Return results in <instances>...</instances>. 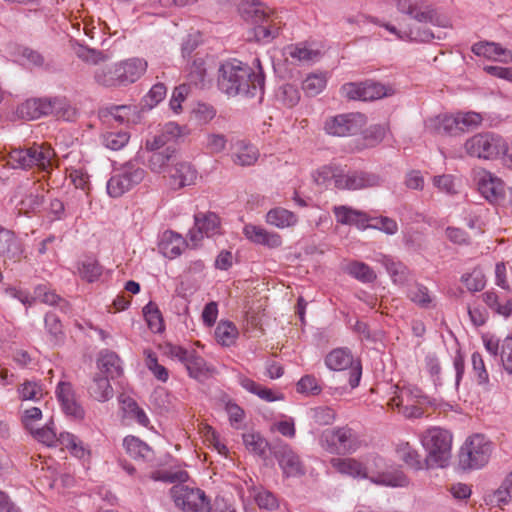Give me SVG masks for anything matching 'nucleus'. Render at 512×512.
Masks as SVG:
<instances>
[{
    "instance_id": "obj_52",
    "label": "nucleus",
    "mask_w": 512,
    "mask_h": 512,
    "mask_svg": "<svg viewBox=\"0 0 512 512\" xmlns=\"http://www.w3.org/2000/svg\"><path fill=\"white\" fill-rule=\"evenodd\" d=\"M461 281L470 292H478L484 289L486 278L480 268H474L471 272L461 276Z\"/></svg>"
},
{
    "instance_id": "obj_57",
    "label": "nucleus",
    "mask_w": 512,
    "mask_h": 512,
    "mask_svg": "<svg viewBox=\"0 0 512 512\" xmlns=\"http://www.w3.org/2000/svg\"><path fill=\"white\" fill-rule=\"evenodd\" d=\"M341 174V168L335 166H323L319 168L314 174V181L320 186H326L328 182L333 181L336 187V180Z\"/></svg>"
},
{
    "instance_id": "obj_58",
    "label": "nucleus",
    "mask_w": 512,
    "mask_h": 512,
    "mask_svg": "<svg viewBox=\"0 0 512 512\" xmlns=\"http://www.w3.org/2000/svg\"><path fill=\"white\" fill-rule=\"evenodd\" d=\"M33 437L39 442L47 445V446H56L57 445V435L56 431L53 427V422L46 424L42 428L35 429L30 431Z\"/></svg>"
},
{
    "instance_id": "obj_36",
    "label": "nucleus",
    "mask_w": 512,
    "mask_h": 512,
    "mask_svg": "<svg viewBox=\"0 0 512 512\" xmlns=\"http://www.w3.org/2000/svg\"><path fill=\"white\" fill-rule=\"evenodd\" d=\"M90 395L99 402H105L114 395L113 388L110 384V378L103 375H96L89 387Z\"/></svg>"
},
{
    "instance_id": "obj_6",
    "label": "nucleus",
    "mask_w": 512,
    "mask_h": 512,
    "mask_svg": "<svg viewBox=\"0 0 512 512\" xmlns=\"http://www.w3.org/2000/svg\"><path fill=\"white\" fill-rule=\"evenodd\" d=\"M465 151L472 157L495 159L504 155L508 150L507 142L495 133H478L466 140Z\"/></svg>"
},
{
    "instance_id": "obj_51",
    "label": "nucleus",
    "mask_w": 512,
    "mask_h": 512,
    "mask_svg": "<svg viewBox=\"0 0 512 512\" xmlns=\"http://www.w3.org/2000/svg\"><path fill=\"white\" fill-rule=\"evenodd\" d=\"M491 502L497 506L512 502V472L506 476L500 487L493 493Z\"/></svg>"
},
{
    "instance_id": "obj_40",
    "label": "nucleus",
    "mask_w": 512,
    "mask_h": 512,
    "mask_svg": "<svg viewBox=\"0 0 512 512\" xmlns=\"http://www.w3.org/2000/svg\"><path fill=\"white\" fill-rule=\"evenodd\" d=\"M425 129L427 132L432 134L454 135L452 116L448 114H443L428 118L425 121Z\"/></svg>"
},
{
    "instance_id": "obj_12",
    "label": "nucleus",
    "mask_w": 512,
    "mask_h": 512,
    "mask_svg": "<svg viewBox=\"0 0 512 512\" xmlns=\"http://www.w3.org/2000/svg\"><path fill=\"white\" fill-rule=\"evenodd\" d=\"M327 368L334 371H343L350 369L349 384L351 388H356L362 376V366L359 360H355L351 351L347 348H336L329 352L325 357Z\"/></svg>"
},
{
    "instance_id": "obj_64",
    "label": "nucleus",
    "mask_w": 512,
    "mask_h": 512,
    "mask_svg": "<svg viewBox=\"0 0 512 512\" xmlns=\"http://www.w3.org/2000/svg\"><path fill=\"white\" fill-rule=\"evenodd\" d=\"M297 391L302 394L318 395L322 388L314 376L305 375L298 381Z\"/></svg>"
},
{
    "instance_id": "obj_20",
    "label": "nucleus",
    "mask_w": 512,
    "mask_h": 512,
    "mask_svg": "<svg viewBox=\"0 0 512 512\" xmlns=\"http://www.w3.org/2000/svg\"><path fill=\"white\" fill-rule=\"evenodd\" d=\"M275 456L283 474L287 477L304 475L305 470L299 456L288 446L281 447Z\"/></svg>"
},
{
    "instance_id": "obj_43",
    "label": "nucleus",
    "mask_w": 512,
    "mask_h": 512,
    "mask_svg": "<svg viewBox=\"0 0 512 512\" xmlns=\"http://www.w3.org/2000/svg\"><path fill=\"white\" fill-rule=\"evenodd\" d=\"M345 270L349 275L363 283H372L377 277L371 267L360 261H352L348 263Z\"/></svg>"
},
{
    "instance_id": "obj_50",
    "label": "nucleus",
    "mask_w": 512,
    "mask_h": 512,
    "mask_svg": "<svg viewBox=\"0 0 512 512\" xmlns=\"http://www.w3.org/2000/svg\"><path fill=\"white\" fill-rule=\"evenodd\" d=\"M238 336V330L232 322H220L215 329V337L223 346L232 345Z\"/></svg>"
},
{
    "instance_id": "obj_11",
    "label": "nucleus",
    "mask_w": 512,
    "mask_h": 512,
    "mask_svg": "<svg viewBox=\"0 0 512 512\" xmlns=\"http://www.w3.org/2000/svg\"><path fill=\"white\" fill-rule=\"evenodd\" d=\"M366 123V116L362 113H344L327 118L324 123V130L332 136L348 137L362 132Z\"/></svg>"
},
{
    "instance_id": "obj_19",
    "label": "nucleus",
    "mask_w": 512,
    "mask_h": 512,
    "mask_svg": "<svg viewBox=\"0 0 512 512\" xmlns=\"http://www.w3.org/2000/svg\"><path fill=\"white\" fill-rule=\"evenodd\" d=\"M122 87L138 81L147 71L148 63L140 57H132L118 62Z\"/></svg>"
},
{
    "instance_id": "obj_55",
    "label": "nucleus",
    "mask_w": 512,
    "mask_h": 512,
    "mask_svg": "<svg viewBox=\"0 0 512 512\" xmlns=\"http://www.w3.org/2000/svg\"><path fill=\"white\" fill-rule=\"evenodd\" d=\"M326 82L324 74H310L303 81L302 89L306 95L316 96L325 88Z\"/></svg>"
},
{
    "instance_id": "obj_46",
    "label": "nucleus",
    "mask_w": 512,
    "mask_h": 512,
    "mask_svg": "<svg viewBox=\"0 0 512 512\" xmlns=\"http://www.w3.org/2000/svg\"><path fill=\"white\" fill-rule=\"evenodd\" d=\"M122 409L126 417L135 420L139 425L147 427L149 418L145 411L138 406L136 401L130 397L122 400Z\"/></svg>"
},
{
    "instance_id": "obj_54",
    "label": "nucleus",
    "mask_w": 512,
    "mask_h": 512,
    "mask_svg": "<svg viewBox=\"0 0 512 512\" xmlns=\"http://www.w3.org/2000/svg\"><path fill=\"white\" fill-rule=\"evenodd\" d=\"M368 229L379 230L387 235H395L398 232L397 222L387 216L371 217Z\"/></svg>"
},
{
    "instance_id": "obj_24",
    "label": "nucleus",
    "mask_w": 512,
    "mask_h": 512,
    "mask_svg": "<svg viewBox=\"0 0 512 512\" xmlns=\"http://www.w3.org/2000/svg\"><path fill=\"white\" fill-rule=\"evenodd\" d=\"M333 212L338 223L354 225L360 230H366L369 227L370 216L363 211L342 205L334 207Z\"/></svg>"
},
{
    "instance_id": "obj_7",
    "label": "nucleus",
    "mask_w": 512,
    "mask_h": 512,
    "mask_svg": "<svg viewBox=\"0 0 512 512\" xmlns=\"http://www.w3.org/2000/svg\"><path fill=\"white\" fill-rule=\"evenodd\" d=\"M319 443L324 450L337 455L351 454L360 444L356 432L348 426L324 430Z\"/></svg>"
},
{
    "instance_id": "obj_38",
    "label": "nucleus",
    "mask_w": 512,
    "mask_h": 512,
    "mask_svg": "<svg viewBox=\"0 0 512 512\" xmlns=\"http://www.w3.org/2000/svg\"><path fill=\"white\" fill-rule=\"evenodd\" d=\"M207 76V57L200 56L198 53L194 56L192 63L188 68V79L191 84L203 87Z\"/></svg>"
},
{
    "instance_id": "obj_37",
    "label": "nucleus",
    "mask_w": 512,
    "mask_h": 512,
    "mask_svg": "<svg viewBox=\"0 0 512 512\" xmlns=\"http://www.w3.org/2000/svg\"><path fill=\"white\" fill-rule=\"evenodd\" d=\"M396 453L399 459L404 461L409 467L420 470L424 468L423 461L418 451L413 448L409 442H400L397 445Z\"/></svg>"
},
{
    "instance_id": "obj_16",
    "label": "nucleus",
    "mask_w": 512,
    "mask_h": 512,
    "mask_svg": "<svg viewBox=\"0 0 512 512\" xmlns=\"http://www.w3.org/2000/svg\"><path fill=\"white\" fill-rule=\"evenodd\" d=\"M474 179L481 194L490 202H498L504 197V182L491 172L485 169L475 170Z\"/></svg>"
},
{
    "instance_id": "obj_63",
    "label": "nucleus",
    "mask_w": 512,
    "mask_h": 512,
    "mask_svg": "<svg viewBox=\"0 0 512 512\" xmlns=\"http://www.w3.org/2000/svg\"><path fill=\"white\" fill-rule=\"evenodd\" d=\"M57 443L70 450L77 457L84 456V448L79 445L77 438L71 433H60L59 437H57Z\"/></svg>"
},
{
    "instance_id": "obj_8",
    "label": "nucleus",
    "mask_w": 512,
    "mask_h": 512,
    "mask_svg": "<svg viewBox=\"0 0 512 512\" xmlns=\"http://www.w3.org/2000/svg\"><path fill=\"white\" fill-rule=\"evenodd\" d=\"M491 442L481 434L468 438L459 453L463 469H479L486 465L491 455Z\"/></svg>"
},
{
    "instance_id": "obj_21",
    "label": "nucleus",
    "mask_w": 512,
    "mask_h": 512,
    "mask_svg": "<svg viewBox=\"0 0 512 512\" xmlns=\"http://www.w3.org/2000/svg\"><path fill=\"white\" fill-rule=\"evenodd\" d=\"M243 234L249 241L257 245L268 248H277L282 245V238L278 233L269 232L257 225L246 224L243 228Z\"/></svg>"
},
{
    "instance_id": "obj_22",
    "label": "nucleus",
    "mask_w": 512,
    "mask_h": 512,
    "mask_svg": "<svg viewBox=\"0 0 512 512\" xmlns=\"http://www.w3.org/2000/svg\"><path fill=\"white\" fill-rule=\"evenodd\" d=\"M472 52L477 56L489 60L499 61L505 64L512 62V52L495 42L483 41L475 43L472 46Z\"/></svg>"
},
{
    "instance_id": "obj_48",
    "label": "nucleus",
    "mask_w": 512,
    "mask_h": 512,
    "mask_svg": "<svg viewBox=\"0 0 512 512\" xmlns=\"http://www.w3.org/2000/svg\"><path fill=\"white\" fill-rule=\"evenodd\" d=\"M143 314L148 327L156 333L164 330L162 314L156 303L150 301L143 308Z\"/></svg>"
},
{
    "instance_id": "obj_10",
    "label": "nucleus",
    "mask_w": 512,
    "mask_h": 512,
    "mask_svg": "<svg viewBox=\"0 0 512 512\" xmlns=\"http://www.w3.org/2000/svg\"><path fill=\"white\" fill-rule=\"evenodd\" d=\"M166 354L170 358L181 362L189 376L198 381H203L213 372V368L195 350H188L178 345L169 344L166 346Z\"/></svg>"
},
{
    "instance_id": "obj_5",
    "label": "nucleus",
    "mask_w": 512,
    "mask_h": 512,
    "mask_svg": "<svg viewBox=\"0 0 512 512\" xmlns=\"http://www.w3.org/2000/svg\"><path fill=\"white\" fill-rule=\"evenodd\" d=\"M55 152L50 145L34 143L26 148H14L9 152V164L13 168L39 170L49 172L53 167Z\"/></svg>"
},
{
    "instance_id": "obj_42",
    "label": "nucleus",
    "mask_w": 512,
    "mask_h": 512,
    "mask_svg": "<svg viewBox=\"0 0 512 512\" xmlns=\"http://www.w3.org/2000/svg\"><path fill=\"white\" fill-rule=\"evenodd\" d=\"M483 302L496 314L509 317L512 315V299H507L504 303L500 301L499 296L494 291H487L482 294Z\"/></svg>"
},
{
    "instance_id": "obj_56",
    "label": "nucleus",
    "mask_w": 512,
    "mask_h": 512,
    "mask_svg": "<svg viewBox=\"0 0 512 512\" xmlns=\"http://www.w3.org/2000/svg\"><path fill=\"white\" fill-rule=\"evenodd\" d=\"M129 138V134L125 131L107 132L102 136V143L106 148L117 151L126 146Z\"/></svg>"
},
{
    "instance_id": "obj_9",
    "label": "nucleus",
    "mask_w": 512,
    "mask_h": 512,
    "mask_svg": "<svg viewBox=\"0 0 512 512\" xmlns=\"http://www.w3.org/2000/svg\"><path fill=\"white\" fill-rule=\"evenodd\" d=\"M145 177V170L133 162L125 163L115 171L107 182V193L113 198L123 194L138 185Z\"/></svg>"
},
{
    "instance_id": "obj_41",
    "label": "nucleus",
    "mask_w": 512,
    "mask_h": 512,
    "mask_svg": "<svg viewBox=\"0 0 512 512\" xmlns=\"http://www.w3.org/2000/svg\"><path fill=\"white\" fill-rule=\"evenodd\" d=\"M407 297L417 306L428 309L433 306L434 297L430 294L429 289L420 283L411 285L407 290Z\"/></svg>"
},
{
    "instance_id": "obj_29",
    "label": "nucleus",
    "mask_w": 512,
    "mask_h": 512,
    "mask_svg": "<svg viewBox=\"0 0 512 512\" xmlns=\"http://www.w3.org/2000/svg\"><path fill=\"white\" fill-rule=\"evenodd\" d=\"M94 79L103 87H122L118 62L98 67L94 72Z\"/></svg>"
},
{
    "instance_id": "obj_1",
    "label": "nucleus",
    "mask_w": 512,
    "mask_h": 512,
    "mask_svg": "<svg viewBox=\"0 0 512 512\" xmlns=\"http://www.w3.org/2000/svg\"><path fill=\"white\" fill-rule=\"evenodd\" d=\"M218 87L228 96L255 97L264 90L262 69L254 71L247 63L237 59L223 62L218 70Z\"/></svg>"
},
{
    "instance_id": "obj_34",
    "label": "nucleus",
    "mask_w": 512,
    "mask_h": 512,
    "mask_svg": "<svg viewBox=\"0 0 512 512\" xmlns=\"http://www.w3.org/2000/svg\"><path fill=\"white\" fill-rule=\"evenodd\" d=\"M266 222L280 229L294 226L298 222L297 216L282 207L270 209L266 214Z\"/></svg>"
},
{
    "instance_id": "obj_30",
    "label": "nucleus",
    "mask_w": 512,
    "mask_h": 512,
    "mask_svg": "<svg viewBox=\"0 0 512 512\" xmlns=\"http://www.w3.org/2000/svg\"><path fill=\"white\" fill-rule=\"evenodd\" d=\"M126 452L134 459L150 462L154 459L153 450L142 440L135 436H127L123 440Z\"/></svg>"
},
{
    "instance_id": "obj_35",
    "label": "nucleus",
    "mask_w": 512,
    "mask_h": 512,
    "mask_svg": "<svg viewBox=\"0 0 512 512\" xmlns=\"http://www.w3.org/2000/svg\"><path fill=\"white\" fill-rule=\"evenodd\" d=\"M176 149L166 146L162 151L151 152L148 158V167L155 173H162L170 162H174Z\"/></svg>"
},
{
    "instance_id": "obj_18",
    "label": "nucleus",
    "mask_w": 512,
    "mask_h": 512,
    "mask_svg": "<svg viewBox=\"0 0 512 512\" xmlns=\"http://www.w3.org/2000/svg\"><path fill=\"white\" fill-rule=\"evenodd\" d=\"M396 8L421 23L432 21L434 16L433 9L425 0H397Z\"/></svg>"
},
{
    "instance_id": "obj_14",
    "label": "nucleus",
    "mask_w": 512,
    "mask_h": 512,
    "mask_svg": "<svg viewBox=\"0 0 512 512\" xmlns=\"http://www.w3.org/2000/svg\"><path fill=\"white\" fill-rule=\"evenodd\" d=\"M381 177L373 172L364 170H347L341 169V174L336 180V188L340 190H362L380 186Z\"/></svg>"
},
{
    "instance_id": "obj_44",
    "label": "nucleus",
    "mask_w": 512,
    "mask_h": 512,
    "mask_svg": "<svg viewBox=\"0 0 512 512\" xmlns=\"http://www.w3.org/2000/svg\"><path fill=\"white\" fill-rule=\"evenodd\" d=\"M24 253V248L21 240L13 233L10 237V241H7L4 248L0 251V256L4 257V261H10L12 263L19 262Z\"/></svg>"
},
{
    "instance_id": "obj_17",
    "label": "nucleus",
    "mask_w": 512,
    "mask_h": 512,
    "mask_svg": "<svg viewBox=\"0 0 512 512\" xmlns=\"http://www.w3.org/2000/svg\"><path fill=\"white\" fill-rule=\"evenodd\" d=\"M13 198L16 201V208L22 214L36 212L43 204V195L40 193V186L36 183H32L31 187L19 185Z\"/></svg>"
},
{
    "instance_id": "obj_27",
    "label": "nucleus",
    "mask_w": 512,
    "mask_h": 512,
    "mask_svg": "<svg viewBox=\"0 0 512 512\" xmlns=\"http://www.w3.org/2000/svg\"><path fill=\"white\" fill-rule=\"evenodd\" d=\"M186 246H188L187 241L180 234L171 230L162 234L158 244L160 252L169 259L180 256Z\"/></svg>"
},
{
    "instance_id": "obj_26",
    "label": "nucleus",
    "mask_w": 512,
    "mask_h": 512,
    "mask_svg": "<svg viewBox=\"0 0 512 512\" xmlns=\"http://www.w3.org/2000/svg\"><path fill=\"white\" fill-rule=\"evenodd\" d=\"M170 185L173 189H180L194 184L197 178L196 169L188 162H176L169 171Z\"/></svg>"
},
{
    "instance_id": "obj_4",
    "label": "nucleus",
    "mask_w": 512,
    "mask_h": 512,
    "mask_svg": "<svg viewBox=\"0 0 512 512\" xmlns=\"http://www.w3.org/2000/svg\"><path fill=\"white\" fill-rule=\"evenodd\" d=\"M421 443L427 451L425 465L428 468L445 467L451 458L452 435L440 427H431L421 436Z\"/></svg>"
},
{
    "instance_id": "obj_59",
    "label": "nucleus",
    "mask_w": 512,
    "mask_h": 512,
    "mask_svg": "<svg viewBox=\"0 0 512 512\" xmlns=\"http://www.w3.org/2000/svg\"><path fill=\"white\" fill-rule=\"evenodd\" d=\"M376 484H381L391 487H403L408 484V479L401 471H395L393 473H383L377 478L372 479Z\"/></svg>"
},
{
    "instance_id": "obj_2",
    "label": "nucleus",
    "mask_w": 512,
    "mask_h": 512,
    "mask_svg": "<svg viewBox=\"0 0 512 512\" xmlns=\"http://www.w3.org/2000/svg\"><path fill=\"white\" fill-rule=\"evenodd\" d=\"M188 473L184 470L152 472L150 478L155 481L175 483L170 495L183 512H211L210 500L205 492L198 487L186 484Z\"/></svg>"
},
{
    "instance_id": "obj_61",
    "label": "nucleus",
    "mask_w": 512,
    "mask_h": 512,
    "mask_svg": "<svg viewBox=\"0 0 512 512\" xmlns=\"http://www.w3.org/2000/svg\"><path fill=\"white\" fill-rule=\"evenodd\" d=\"M246 448L256 455L263 456L266 452L267 442L259 434L248 433L243 435Z\"/></svg>"
},
{
    "instance_id": "obj_45",
    "label": "nucleus",
    "mask_w": 512,
    "mask_h": 512,
    "mask_svg": "<svg viewBox=\"0 0 512 512\" xmlns=\"http://www.w3.org/2000/svg\"><path fill=\"white\" fill-rule=\"evenodd\" d=\"M250 496L253 497L259 508L266 510H274L278 507V501L275 495L260 487L252 486L249 488Z\"/></svg>"
},
{
    "instance_id": "obj_60",
    "label": "nucleus",
    "mask_w": 512,
    "mask_h": 512,
    "mask_svg": "<svg viewBox=\"0 0 512 512\" xmlns=\"http://www.w3.org/2000/svg\"><path fill=\"white\" fill-rule=\"evenodd\" d=\"M228 140L224 134L208 133L204 143L205 149L211 154H219L226 149Z\"/></svg>"
},
{
    "instance_id": "obj_53",
    "label": "nucleus",
    "mask_w": 512,
    "mask_h": 512,
    "mask_svg": "<svg viewBox=\"0 0 512 512\" xmlns=\"http://www.w3.org/2000/svg\"><path fill=\"white\" fill-rule=\"evenodd\" d=\"M78 273L87 282H94L102 274V267L96 260L86 259L78 264Z\"/></svg>"
},
{
    "instance_id": "obj_3",
    "label": "nucleus",
    "mask_w": 512,
    "mask_h": 512,
    "mask_svg": "<svg viewBox=\"0 0 512 512\" xmlns=\"http://www.w3.org/2000/svg\"><path fill=\"white\" fill-rule=\"evenodd\" d=\"M241 16L255 24L257 41L268 43L279 35L282 20L277 13L256 0H244L239 5Z\"/></svg>"
},
{
    "instance_id": "obj_15",
    "label": "nucleus",
    "mask_w": 512,
    "mask_h": 512,
    "mask_svg": "<svg viewBox=\"0 0 512 512\" xmlns=\"http://www.w3.org/2000/svg\"><path fill=\"white\" fill-rule=\"evenodd\" d=\"M341 93L348 99L373 101L392 94V89L373 81L346 83L341 87Z\"/></svg>"
},
{
    "instance_id": "obj_32",
    "label": "nucleus",
    "mask_w": 512,
    "mask_h": 512,
    "mask_svg": "<svg viewBox=\"0 0 512 512\" xmlns=\"http://www.w3.org/2000/svg\"><path fill=\"white\" fill-rule=\"evenodd\" d=\"M451 116L453 120L454 134L462 133L470 129H475L479 127L483 121L482 115L473 111L458 112Z\"/></svg>"
},
{
    "instance_id": "obj_39",
    "label": "nucleus",
    "mask_w": 512,
    "mask_h": 512,
    "mask_svg": "<svg viewBox=\"0 0 512 512\" xmlns=\"http://www.w3.org/2000/svg\"><path fill=\"white\" fill-rule=\"evenodd\" d=\"M196 228L200 234L206 237H212L219 233L220 220L215 213L195 215Z\"/></svg>"
},
{
    "instance_id": "obj_33",
    "label": "nucleus",
    "mask_w": 512,
    "mask_h": 512,
    "mask_svg": "<svg viewBox=\"0 0 512 512\" xmlns=\"http://www.w3.org/2000/svg\"><path fill=\"white\" fill-rule=\"evenodd\" d=\"M331 466L339 473L352 477L366 478V468L356 459L352 458H332Z\"/></svg>"
},
{
    "instance_id": "obj_62",
    "label": "nucleus",
    "mask_w": 512,
    "mask_h": 512,
    "mask_svg": "<svg viewBox=\"0 0 512 512\" xmlns=\"http://www.w3.org/2000/svg\"><path fill=\"white\" fill-rule=\"evenodd\" d=\"M277 96L279 100L288 107L295 106L300 100L298 89L291 84H285L280 87Z\"/></svg>"
},
{
    "instance_id": "obj_25",
    "label": "nucleus",
    "mask_w": 512,
    "mask_h": 512,
    "mask_svg": "<svg viewBox=\"0 0 512 512\" xmlns=\"http://www.w3.org/2000/svg\"><path fill=\"white\" fill-rule=\"evenodd\" d=\"M56 396L61 404L63 411L75 418H82L84 411L77 403L74 391L70 383L59 382L56 388Z\"/></svg>"
},
{
    "instance_id": "obj_49",
    "label": "nucleus",
    "mask_w": 512,
    "mask_h": 512,
    "mask_svg": "<svg viewBox=\"0 0 512 512\" xmlns=\"http://www.w3.org/2000/svg\"><path fill=\"white\" fill-rule=\"evenodd\" d=\"M286 54L293 60L298 61L300 63L313 62L319 56L318 51L310 49L302 43L289 46L286 49Z\"/></svg>"
},
{
    "instance_id": "obj_23",
    "label": "nucleus",
    "mask_w": 512,
    "mask_h": 512,
    "mask_svg": "<svg viewBox=\"0 0 512 512\" xmlns=\"http://www.w3.org/2000/svg\"><path fill=\"white\" fill-rule=\"evenodd\" d=\"M259 155L257 147L245 140H238L231 146V160L238 166L254 165Z\"/></svg>"
},
{
    "instance_id": "obj_13",
    "label": "nucleus",
    "mask_w": 512,
    "mask_h": 512,
    "mask_svg": "<svg viewBox=\"0 0 512 512\" xmlns=\"http://www.w3.org/2000/svg\"><path fill=\"white\" fill-rule=\"evenodd\" d=\"M66 106V100L60 97L54 98H32L26 100L19 108L23 118L33 120L42 116H60Z\"/></svg>"
},
{
    "instance_id": "obj_31",
    "label": "nucleus",
    "mask_w": 512,
    "mask_h": 512,
    "mask_svg": "<svg viewBox=\"0 0 512 512\" xmlns=\"http://www.w3.org/2000/svg\"><path fill=\"white\" fill-rule=\"evenodd\" d=\"M378 261L385 267L395 284L404 285L408 282L410 272L403 263L386 255H381Z\"/></svg>"
},
{
    "instance_id": "obj_47",
    "label": "nucleus",
    "mask_w": 512,
    "mask_h": 512,
    "mask_svg": "<svg viewBox=\"0 0 512 512\" xmlns=\"http://www.w3.org/2000/svg\"><path fill=\"white\" fill-rule=\"evenodd\" d=\"M18 397L22 401H39L44 396V389L34 380H26L17 389Z\"/></svg>"
},
{
    "instance_id": "obj_28",
    "label": "nucleus",
    "mask_w": 512,
    "mask_h": 512,
    "mask_svg": "<svg viewBox=\"0 0 512 512\" xmlns=\"http://www.w3.org/2000/svg\"><path fill=\"white\" fill-rule=\"evenodd\" d=\"M97 365L102 374L110 379H115L123 374L122 361L119 356L110 350L100 352Z\"/></svg>"
}]
</instances>
